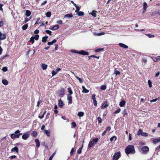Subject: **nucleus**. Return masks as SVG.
Returning <instances> with one entry per match:
<instances>
[{
	"label": "nucleus",
	"mask_w": 160,
	"mask_h": 160,
	"mask_svg": "<svg viewBox=\"0 0 160 160\" xmlns=\"http://www.w3.org/2000/svg\"><path fill=\"white\" fill-rule=\"evenodd\" d=\"M135 152L134 146L132 145H128L125 149V152L127 155L130 154H134Z\"/></svg>",
	"instance_id": "f257e3e1"
},
{
	"label": "nucleus",
	"mask_w": 160,
	"mask_h": 160,
	"mask_svg": "<svg viewBox=\"0 0 160 160\" xmlns=\"http://www.w3.org/2000/svg\"><path fill=\"white\" fill-rule=\"evenodd\" d=\"M139 149L140 151L144 154H147L149 150V147L147 146H140Z\"/></svg>",
	"instance_id": "f03ea898"
},
{
	"label": "nucleus",
	"mask_w": 160,
	"mask_h": 160,
	"mask_svg": "<svg viewBox=\"0 0 160 160\" xmlns=\"http://www.w3.org/2000/svg\"><path fill=\"white\" fill-rule=\"evenodd\" d=\"M20 131L19 130H17L15 132L14 134L13 133L11 134V138L13 139L15 138H19L20 136L22 134V133H20Z\"/></svg>",
	"instance_id": "7ed1b4c3"
},
{
	"label": "nucleus",
	"mask_w": 160,
	"mask_h": 160,
	"mask_svg": "<svg viewBox=\"0 0 160 160\" xmlns=\"http://www.w3.org/2000/svg\"><path fill=\"white\" fill-rule=\"evenodd\" d=\"M98 141V138H94L92 141H90L88 145V148L90 149L95 143L97 142Z\"/></svg>",
	"instance_id": "20e7f679"
},
{
	"label": "nucleus",
	"mask_w": 160,
	"mask_h": 160,
	"mask_svg": "<svg viewBox=\"0 0 160 160\" xmlns=\"http://www.w3.org/2000/svg\"><path fill=\"white\" fill-rule=\"evenodd\" d=\"M121 156L120 152L115 153L113 156L112 160H118Z\"/></svg>",
	"instance_id": "39448f33"
},
{
	"label": "nucleus",
	"mask_w": 160,
	"mask_h": 160,
	"mask_svg": "<svg viewBox=\"0 0 160 160\" xmlns=\"http://www.w3.org/2000/svg\"><path fill=\"white\" fill-rule=\"evenodd\" d=\"M64 90L63 88H62L58 92V95L60 97H62L64 94Z\"/></svg>",
	"instance_id": "423d86ee"
},
{
	"label": "nucleus",
	"mask_w": 160,
	"mask_h": 160,
	"mask_svg": "<svg viewBox=\"0 0 160 160\" xmlns=\"http://www.w3.org/2000/svg\"><path fill=\"white\" fill-rule=\"evenodd\" d=\"M78 54L83 55H88L89 53L88 52L85 51L83 50H81L78 52Z\"/></svg>",
	"instance_id": "0eeeda50"
},
{
	"label": "nucleus",
	"mask_w": 160,
	"mask_h": 160,
	"mask_svg": "<svg viewBox=\"0 0 160 160\" xmlns=\"http://www.w3.org/2000/svg\"><path fill=\"white\" fill-rule=\"evenodd\" d=\"M72 97L71 95H67V100L68 101V103L69 104H71L72 102Z\"/></svg>",
	"instance_id": "6e6552de"
},
{
	"label": "nucleus",
	"mask_w": 160,
	"mask_h": 160,
	"mask_svg": "<svg viewBox=\"0 0 160 160\" xmlns=\"http://www.w3.org/2000/svg\"><path fill=\"white\" fill-rule=\"evenodd\" d=\"M108 106V103L107 101H105L103 103L102 106H101V108L102 109H104Z\"/></svg>",
	"instance_id": "1a4fd4ad"
},
{
	"label": "nucleus",
	"mask_w": 160,
	"mask_h": 160,
	"mask_svg": "<svg viewBox=\"0 0 160 160\" xmlns=\"http://www.w3.org/2000/svg\"><path fill=\"white\" fill-rule=\"evenodd\" d=\"M160 142V137L153 139L152 141V143L153 144H156L157 143Z\"/></svg>",
	"instance_id": "9d476101"
},
{
	"label": "nucleus",
	"mask_w": 160,
	"mask_h": 160,
	"mask_svg": "<svg viewBox=\"0 0 160 160\" xmlns=\"http://www.w3.org/2000/svg\"><path fill=\"white\" fill-rule=\"evenodd\" d=\"M35 142L36 143V147L38 148L40 146V142L38 139H36L34 140Z\"/></svg>",
	"instance_id": "9b49d317"
},
{
	"label": "nucleus",
	"mask_w": 160,
	"mask_h": 160,
	"mask_svg": "<svg viewBox=\"0 0 160 160\" xmlns=\"http://www.w3.org/2000/svg\"><path fill=\"white\" fill-rule=\"evenodd\" d=\"M59 28V26L58 25H56L50 28L49 29L52 30H55L58 29Z\"/></svg>",
	"instance_id": "f8f14e48"
},
{
	"label": "nucleus",
	"mask_w": 160,
	"mask_h": 160,
	"mask_svg": "<svg viewBox=\"0 0 160 160\" xmlns=\"http://www.w3.org/2000/svg\"><path fill=\"white\" fill-rule=\"evenodd\" d=\"M29 137V135L27 133H24L22 136L23 140H26Z\"/></svg>",
	"instance_id": "ddd939ff"
},
{
	"label": "nucleus",
	"mask_w": 160,
	"mask_h": 160,
	"mask_svg": "<svg viewBox=\"0 0 160 160\" xmlns=\"http://www.w3.org/2000/svg\"><path fill=\"white\" fill-rule=\"evenodd\" d=\"M58 105L60 108H62L64 105L63 102L61 99H60L58 100Z\"/></svg>",
	"instance_id": "4468645a"
},
{
	"label": "nucleus",
	"mask_w": 160,
	"mask_h": 160,
	"mask_svg": "<svg viewBox=\"0 0 160 160\" xmlns=\"http://www.w3.org/2000/svg\"><path fill=\"white\" fill-rule=\"evenodd\" d=\"M118 45L121 47L127 49L128 48V46L122 43H119L118 44Z\"/></svg>",
	"instance_id": "2eb2a0df"
},
{
	"label": "nucleus",
	"mask_w": 160,
	"mask_h": 160,
	"mask_svg": "<svg viewBox=\"0 0 160 160\" xmlns=\"http://www.w3.org/2000/svg\"><path fill=\"white\" fill-rule=\"evenodd\" d=\"M12 152H18V149L17 147H15L14 148L12 149L11 150Z\"/></svg>",
	"instance_id": "dca6fc26"
},
{
	"label": "nucleus",
	"mask_w": 160,
	"mask_h": 160,
	"mask_svg": "<svg viewBox=\"0 0 160 160\" xmlns=\"http://www.w3.org/2000/svg\"><path fill=\"white\" fill-rule=\"evenodd\" d=\"M82 88L83 89L82 91V92H85V93H88L89 92V90H88L86 89L84 86H82Z\"/></svg>",
	"instance_id": "f3484780"
},
{
	"label": "nucleus",
	"mask_w": 160,
	"mask_h": 160,
	"mask_svg": "<svg viewBox=\"0 0 160 160\" xmlns=\"http://www.w3.org/2000/svg\"><path fill=\"white\" fill-rule=\"evenodd\" d=\"M126 104V102L125 101L123 100L121 101L119 103V105L121 107H123Z\"/></svg>",
	"instance_id": "a211bd4d"
},
{
	"label": "nucleus",
	"mask_w": 160,
	"mask_h": 160,
	"mask_svg": "<svg viewBox=\"0 0 160 160\" xmlns=\"http://www.w3.org/2000/svg\"><path fill=\"white\" fill-rule=\"evenodd\" d=\"M153 60L155 62H157L160 61V58L159 57V56H158L157 57L153 58Z\"/></svg>",
	"instance_id": "6ab92c4d"
},
{
	"label": "nucleus",
	"mask_w": 160,
	"mask_h": 160,
	"mask_svg": "<svg viewBox=\"0 0 160 160\" xmlns=\"http://www.w3.org/2000/svg\"><path fill=\"white\" fill-rule=\"evenodd\" d=\"M56 42L57 40L55 39H54L52 42H48L47 44L48 45H51L53 44V43Z\"/></svg>",
	"instance_id": "aec40b11"
},
{
	"label": "nucleus",
	"mask_w": 160,
	"mask_h": 160,
	"mask_svg": "<svg viewBox=\"0 0 160 160\" xmlns=\"http://www.w3.org/2000/svg\"><path fill=\"white\" fill-rule=\"evenodd\" d=\"M45 133L48 137H50V132L49 130H44Z\"/></svg>",
	"instance_id": "412c9836"
},
{
	"label": "nucleus",
	"mask_w": 160,
	"mask_h": 160,
	"mask_svg": "<svg viewBox=\"0 0 160 160\" xmlns=\"http://www.w3.org/2000/svg\"><path fill=\"white\" fill-rule=\"evenodd\" d=\"M96 11H95L94 10H93L92 12L90 13V14L92 15L94 17H96L97 16Z\"/></svg>",
	"instance_id": "4be33fe9"
},
{
	"label": "nucleus",
	"mask_w": 160,
	"mask_h": 160,
	"mask_svg": "<svg viewBox=\"0 0 160 160\" xmlns=\"http://www.w3.org/2000/svg\"><path fill=\"white\" fill-rule=\"evenodd\" d=\"M32 135L34 138L36 137L38 135V133L37 132L35 131H32L31 133Z\"/></svg>",
	"instance_id": "5701e85b"
},
{
	"label": "nucleus",
	"mask_w": 160,
	"mask_h": 160,
	"mask_svg": "<svg viewBox=\"0 0 160 160\" xmlns=\"http://www.w3.org/2000/svg\"><path fill=\"white\" fill-rule=\"evenodd\" d=\"M77 13V14L78 16H84V12L82 11H79Z\"/></svg>",
	"instance_id": "b1692460"
},
{
	"label": "nucleus",
	"mask_w": 160,
	"mask_h": 160,
	"mask_svg": "<svg viewBox=\"0 0 160 160\" xmlns=\"http://www.w3.org/2000/svg\"><path fill=\"white\" fill-rule=\"evenodd\" d=\"M2 82L5 85H7L8 83V81L6 79L2 80Z\"/></svg>",
	"instance_id": "393cba45"
},
{
	"label": "nucleus",
	"mask_w": 160,
	"mask_h": 160,
	"mask_svg": "<svg viewBox=\"0 0 160 160\" xmlns=\"http://www.w3.org/2000/svg\"><path fill=\"white\" fill-rule=\"evenodd\" d=\"M78 115L79 117H83L84 115V113L82 112H80L78 113Z\"/></svg>",
	"instance_id": "a878e982"
},
{
	"label": "nucleus",
	"mask_w": 160,
	"mask_h": 160,
	"mask_svg": "<svg viewBox=\"0 0 160 160\" xmlns=\"http://www.w3.org/2000/svg\"><path fill=\"white\" fill-rule=\"evenodd\" d=\"M48 37V36L43 37L42 39V42H45L47 41V40Z\"/></svg>",
	"instance_id": "bb28decb"
},
{
	"label": "nucleus",
	"mask_w": 160,
	"mask_h": 160,
	"mask_svg": "<svg viewBox=\"0 0 160 160\" xmlns=\"http://www.w3.org/2000/svg\"><path fill=\"white\" fill-rule=\"evenodd\" d=\"M68 92L69 93V94L68 95H71L73 93V92L71 89V88H68Z\"/></svg>",
	"instance_id": "cd10ccee"
},
{
	"label": "nucleus",
	"mask_w": 160,
	"mask_h": 160,
	"mask_svg": "<svg viewBox=\"0 0 160 160\" xmlns=\"http://www.w3.org/2000/svg\"><path fill=\"white\" fill-rule=\"evenodd\" d=\"M31 14V12L30 11L27 10L26 12L25 15L27 17L29 16Z\"/></svg>",
	"instance_id": "c85d7f7f"
},
{
	"label": "nucleus",
	"mask_w": 160,
	"mask_h": 160,
	"mask_svg": "<svg viewBox=\"0 0 160 160\" xmlns=\"http://www.w3.org/2000/svg\"><path fill=\"white\" fill-rule=\"evenodd\" d=\"M42 69L44 70H45L47 68L48 65L45 64H42Z\"/></svg>",
	"instance_id": "c756f323"
},
{
	"label": "nucleus",
	"mask_w": 160,
	"mask_h": 160,
	"mask_svg": "<svg viewBox=\"0 0 160 160\" xmlns=\"http://www.w3.org/2000/svg\"><path fill=\"white\" fill-rule=\"evenodd\" d=\"M6 35L5 34H3L0 36V39L1 40L5 39L6 38Z\"/></svg>",
	"instance_id": "7c9ffc66"
},
{
	"label": "nucleus",
	"mask_w": 160,
	"mask_h": 160,
	"mask_svg": "<svg viewBox=\"0 0 160 160\" xmlns=\"http://www.w3.org/2000/svg\"><path fill=\"white\" fill-rule=\"evenodd\" d=\"M74 6H75L76 8V10L75 11V12L76 13L77 12H78L80 9V8L76 4H74Z\"/></svg>",
	"instance_id": "2f4dec72"
},
{
	"label": "nucleus",
	"mask_w": 160,
	"mask_h": 160,
	"mask_svg": "<svg viewBox=\"0 0 160 160\" xmlns=\"http://www.w3.org/2000/svg\"><path fill=\"white\" fill-rule=\"evenodd\" d=\"M28 24H26L24 25H23L22 27V29L23 30H25L28 27Z\"/></svg>",
	"instance_id": "473e14b6"
},
{
	"label": "nucleus",
	"mask_w": 160,
	"mask_h": 160,
	"mask_svg": "<svg viewBox=\"0 0 160 160\" xmlns=\"http://www.w3.org/2000/svg\"><path fill=\"white\" fill-rule=\"evenodd\" d=\"M114 73L115 74L116 76L118 75H120V72L117 70L116 68L115 69Z\"/></svg>",
	"instance_id": "72a5a7b5"
},
{
	"label": "nucleus",
	"mask_w": 160,
	"mask_h": 160,
	"mask_svg": "<svg viewBox=\"0 0 160 160\" xmlns=\"http://www.w3.org/2000/svg\"><path fill=\"white\" fill-rule=\"evenodd\" d=\"M103 48H97L95 50V52H100L101 51H103Z\"/></svg>",
	"instance_id": "f704fd0d"
},
{
	"label": "nucleus",
	"mask_w": 160,
	"mask_h": 160,
	"mask_svg": "<svg viewBox=\"0 0 160 160\" xmlns=\"http://www.w3.org/2000/svg\"><path fill=\"white\" fill-rule=\"evenodd\" d=\"M64 17L71 18L73 17V15L72 14H67L64 16Z\"/></svg>",
	"instance_id": "c9c22d12"
},
{
	"label": "nucleus",
	"mask_w": 160,
	"mask_h": 160,
	"mask_svg": "<svg viewBox=\"0 0 160 160\" xmlns=\"http://www.w3.org/2000/svg\"><path fill=\"white\" fill-rule=\"evenodd\" d=\"M117 137L115 136H113L111 138L110 140L111 142H112L114 139L115 141H116L117 140Z\"/></svg>",
	"instance_id": "e433bc0d"
},
{
	"label": "nucleus",
	"mask_w": 160,
	"mask_h": 160,
	"mask_svg": "<svg viewBox=\"0 0 160 160\" xmlns=\"http://www.w3.org/2000/svg\"><path fill=\"white\" fill-rule=\"evenodd\" d=\"M83 147V145H82V147L81 148H79V149L78 150L77 152V153L78 154H80L82 152V150Z\"/></svg>",
	"instance_id": "4c0bfd02"
},
{
	"label": "nucleus",
	"mask_w": 160,
	"mask_h": 160,
	"mask_svg": "<svg viewBox=\"0 0 160 160\" xmlns=\"http://www.w3.org/2000/svg\"><path fill=\"white\" fill-rule=\"evenodd\" d=\"M107 88V86L106 85H102L100 87V89L101 90H104L106 89Z\"/></svg>",
	"instance_id": "58836bf2"
},
{
	"label": "nucleus",
	"mask_w": 160,
	"mask_h": 160,
	"mask_svg": "<svg viewBox=\"0 0 160 160\" xmlns=\"http://www.w3.org/2000/svg\"><path fill=\"white\" fill-rule=\"evenodd\" d=\"M122 114H123V116L124 117L126 115L128 114L127 111L125 109H124L122 112Z\"/></svg>",
	"instance_id": "ea45409f"
},
{
	"label": "nucleus",
	"mask_w": 160,
	"mask_h": 160,
	"mask_svg": "<svg viewBox=\"0 0 160 160\" xmlns=\"http://www.w3.org/2000/svg\"><path fill=\"white\" fill-rule=\"evenodd\" d=\"M121 109L119 108H118L116 111L113 112V114H117L119 113L121 111Z\"/></svg>",
	"instance_id": "a19ab883"
},
{
	"label": "nucleus",
	"mask_w": 160,
	"mask_h": 160,
	"mask_svg": "<svg viewBox=\"0 0 160 160\" xmlns=\"http://www.w3.org/2000/svg\"><path fill=\"white\" fill-rule=\"evenodd\" d=\"M143 132V131L142 129H140L139 130L138 132V135H142V133Z\"/></svg>",
	"instance_id": "79ce46f5"
},
{
	"label": "nucleus",
	"mask_w": 160,
	"mask_h": 160,
	"mask_svg": "<svg viewBox=\"0 0 160 160\" xmlns=\"http://www.w3.org/2000/svg\"><path fill=\"white\" fill-rule=\"evenodd\" d=\"M30 42L32 43V44L34 42V37L33 36H32L30 39Z\"/></svg>",
	"instance_id": "37998d69"
},
{
	"label": "nucleus",
	"mask_w": 160,
	"mask_h": 160,
	"mask_svg": "<svg viewBox=\"0 0 160 160\" xmlns=\"http://www.w3.org/2000/svg\"><path fill=\"white\" fill-rule=\"evenodd\" d=\"M148 82L149 87L150 88H151L152 86V82L150 80H148Z\"/></svg>",
	"instance_id": "c03bdc74"
},
{
	"label": "nucleus",
	"mask_w": 160,
	"mask_h": 160,
	"mask_svg": "<svg viewBox=\"0 0 160 160\" xmlns=\"http://www.w3.org/2000/svg\"><path fill=\"white\" fill-rule=\"evenodd\" d=\"M71 125H72V127H71L72 128H74L76 127L77 126L76 123L74 122H72Z\"/></svg>",
	"instance_id": "a18cd8bd"
},
{
	"label": "nucleus",
	"mask_w": 160,
	"mask_h": 160,
	"mask_svg": "<svg viewBox=\"0 0 160 160\" xmlns=\"http://www.w3.org/2000/svg\"><path fill=\"white\" fill-rule=\"evenodd\" d=\"M51 15V13L50 12H48L46 13V16L48 18L50 17Z\"/></svg>",
	"instance_id": "49530a36"
},
{
	"label": "nucleus",
	"mask_w": 160,
	"mask_h": 160,
	"mask_svg": "<svg viewBox=\"0 0 160 160\" xmlns=\"http://www.w3.org/2000/svg\"><path fill=\"white\" fill-rule=\"evenodd\" d=\"M75 152V149L74 148H72L70 152V154L71 156L73 154V153Z\"/></svg>",
	"instance_id": "de8ad7c7"
},
{
	"label": "nucleus",
	"mask_w": 160,
	"mask_h": 160,
	"mask_svg": "<svg viewBox=\"0 0 160 160\" xmlns=\"http://www.w3.org/2000/svg\"><path fill=\"white\" fill-rule=\"evenodd\" d=\"M75 77L76 78L78 79L79 81V82L81 83H82V82H83V79L81 78H80L79 77H78L77 76H75Z\"/></svg>",
	"instance_id": "09e8293b"
},
{
	"label": "nucleus",
	"mask_w": 160,
	"mask_h": 160,
	"mask_svg": "<svg viewBox=\"0 0 160 160\" xmlns=\"http://www.w3.org/2000/svg\"><path fill=\"white\" fill-rule=\"evenodd\" d=\"M55 153H56L55 152H54L52 155L49 158L48 160H52V158H53V157H54V156L55 154Z\"/></svg>",
	"instance_id": "8fccbe9b"
},
{
	"label": "nucleus",
	"mask_w": 160,
	"mask_h": 160,
	"mask_svg": "<svg viewBox=\"0 0 160 160\" xmlns=\"http://www.w3.org/2000/svg\"><path fill=\"white\" fill-rule=\"evenodd\" d=\"M98 122L99 123H101L102 122V119L100 117H98L97 118Z\"/></svg>",
	"instance_id": "3c124183"
},
{
	"label": "nucleus",
	"mask_w": 160,
	"mask_h": 160,
	"mask_svg": "<svg viewBox=\"0 0 160 160\" xmlns=\"http://www.w3.org/2000/svg\"><path fill=\"white\" fill-rule=\"evenodd\" d=\"M34 39L36 40H38L39 38V35L38 34L34 36Z\"/></svg>",
	"instance_id": "603ef678"
},
{
	"label": "nucleus",
	"mask_w": 160,
	"mask_h": 160,
	"mask_svg": "<svg viewBox=\"0 0 160 160\" xmlns=\"http://www.w3.org/2000/svg\"><path fill=\"white\" fill-rule=\"evenodd\" d=\"M52 76H54L56 75L57 73L56 71L53 70L52 71Z\"/></svg>",
	"instance_id": "864d4df0"
},
{
	"label": "nucleus",
	"mask_w": 160,
	"mask_h": 160,
	"mask_svg": "<svg viewBox=\"0 0 160 160\" xmlns=\"http://www.w3.org/2000/svg\"><path fill=\"white\" fill-rule=\"evenodd\" d=\"M45 32L48 34L50 35H52V32L49 30H46Z\"/></svg>",
	"instance_id": "5fc2aeb1"
},
{
	"label": "nucleus",
	"mask_w": 160,
	"mask_h": 160,
	"mask_svg": "<svg viewBox=\"0 0 160 160\" xmlns=\"http://www.w3.org/2000/svg\"><path fill=\"white\" fill-rule=\"evenodd\" d=\"M147 7V3L146 2L143 3V8L144 10H146Z\"/></svg>",
	"instance_id": "6e6d98bb"
},
{
	"label": "nucleus",
	"mask_w": 160,
	"mask_h": 160,
	"mask_svg": "<svg viewBox=\"0 0 160 160\" xmlns=\"http://www.w3.org/2000/svg\"><path fill=\"white\" fill-rule=\"evenodd\" d=\"M42 144L43 146L45 147V148H48V146L47 145H46V143L45 142H42Z\"/></svg>",
	"instance_id": "4d7b16f0"
},
{
	"label": "nucleus",
	"mask_w": 160,
	"mask_h": 160,
	"mask_svg": "<svg viewBox=\"0 0 160 160\" xmlns=\"http://www.w3.org/2000/svg\"><path fill=\"white\" fill-rule=\"evenodd\" d=\"M149 38H152L154 37V36L150 34H148L146 35Z\"/></svg>",
	"instance_id": "13d9d810"
},
{
	"label": "nucleus",
	"mask_w": 160,
	"mask_h": 160,
	"mask_svg": "<svg viewBox=\"0 0 160 160\" xmlns=\"http://www.w3.org/2000/svg\"><path fill=\"white\" fill-rule=\"evenodd\" d=\"M111 129V127L110 126H108L106 128L105 130H106V131L107 132H109L110 131Z\"/></svg>",
	"instance_id": "bf43d9fd"
},
{
	"label": "nucleus",
	"mask_w": 160,
	"mask_h": 160,
	"mask_svg": "<svg viewBox=\"0 0 160 160\" xmlns=\"http://www.w3.org/2000/svg\"><path fill=\"white\" fill-rule=\"evenodd\" d=\"M142 136L144 137H147L148 136V134L146 132H143Z\"/></svg>",
	"instance_id": "052dcab7"
},
{
	"label": "nucleus",
	"mask_w": 160,
	"mask_h": 160,
	"mask_svg": "<svg viewBox=\"0 0 160 160\" xmlns=\"http://www.w3.org/2000/svg\"><path fill=\"white\" fill-rule=\"evenodd\" d=\"M71 52L72 53H77L78 54L79 51H78L76 50H71Z\"/></svg>",
	"instance_id": "680f3d73"
},
{
	"label": "nucleus",
	"mask_w": 160,
	"mask_h": 160,
	"mask_svg": "<svg viewBox=\"0 0 160 160\" xmlns=\"http://www.w3.org/2000/svg\"><path fill=\"white\" fill-rule=\"evenodd\" d=\"M96 95L95 94H93L92 96V98L93 100H96Z\"/></svg>",
	"instance_id": "e2e57ef3"
},
{
	"label": "nucleus",
	"mask_w": 160,
	"mask_h": 160,
	"mask_svg": "<svg viewBox=\"0 0 160 160\" xmlns=\"http://www.w3.org/2000/svg\"><path fill=\"white\" fill-rule=\"evenodd\" d=\"M93 104L95 106H97V101L96 100H93Z\"/></svg>",
	"instance_id": "0e129e2a"
},
{
	"label": "nucleus",
	"mask_w": 160,
	"mask_h": 160,
	"mask_svg": "<svg viewBox=\"0 0 160 160\" xmlns=\"http://www.w3.org/2000/svg\"><path fill=\"white\" fill-rule=\"evenodd\" d=\"M2 70L4 72H6L8 70V69L6 67H3L2 68Z\"/></svg>",
	"instance_id": "69168bd1"
},
{
	"label": "nucleus",
	"mask_w": 160,
	"mask_h": 160,
	"mask_svg": "<svg viewBox=\"0 0 160 160\" xmlns=\"http://www.w3.org/2000/svg\"><path fill=\"white\" fill-rule=\"evenodd\" d=\"M50 115V113L49 112H48L47 113V115H46V119H48L49 118Z\"/></svg>",
	"instance_id": "338daca9"
},
{
	"label": "nucleus",
	"mask_w": 160,
	"mask_h": 160,
	"mask_svg": "<svg viewBox=\"0 0 160 160\" xmlns=\"http://www.w3.org/2000/svg\"><path fill=\"white\" fill-rule=\"evenodd\" d=\"M158 98H156L155 99L151 100H150V102H156L158 100Z\"/></svg>",
	"instance_id": "774afa93"
}]
</instances>
